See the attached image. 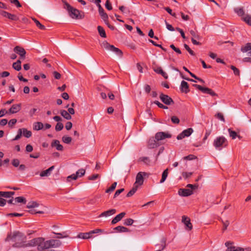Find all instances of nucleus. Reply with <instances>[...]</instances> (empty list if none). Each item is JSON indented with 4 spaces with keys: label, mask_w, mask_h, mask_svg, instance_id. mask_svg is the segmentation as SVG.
<instances>
[{
    "label": "nucleus",
    "mask_w": 251,
    "mask_h": 251,
    "mask_svg": "<svg viewBox=\"0 0 251 251\" xmlns=\"http://www.w3.org/2000/svg\"><path fill=\"white\" fill-rule=\"evenodd\" d=\"M64 4V8L68 11L70 16L75 19H82L84 17V12L73 7L69 4L65 0H61Z\"/></svg>",
    "instance_id": "1"
},
{
    "label": "nucleus",
    "mask_w": 251,
    "mask_h": 251,
    "mask_svg": "<svg viewBox=\"0 0 251 251\" xmlns=\"http://www.w3.org/2000/svg\"><path fill=\"white\" fill-rule=\"evenodd\" d=\"M42 237H38L33 238L32 240L29 241L27 243L24 244L22 243H15L13 247L15 248H22V247H33L37 246V249L39 250V245L40 243V241H42Z\"/></svg>",
    "instance_id": "2"
},
{
    "label": "nucleus",
    "mask_w": 251,
    "mask_h": 251,
    "mask_svg": "<svg viewBox=\"0 0 251 251\" xmlns=\"http://www.w3.org/2000/svg\"><path fill=\"white\" fill-rule=\"evenodd\" d=\"M213 145L216 150L220 151L227 146L228 142L225 137L221 136L215 139Z\"/></svg>",
    "instance_id": "3"
},
{
    "label": "nucleus",
    "mask_w": 251,
    "mask_h": 251,
    "mask_svg": "<svg viewBox=\"0 0 251 251\" xmlns=\"http://www.w3.org/2000/svg\"><path fill=\"white\" fill-rule=\"evenodd\" d=\"M101 46L107 50H110L115 53L120 57L123 56V52L119 49L115 47L113 45H110L107 42L103 41L101 43Z\"/></svg>",
    "instance_id": "4"
},
{
    "label": "nucleus",
    "mask_w": 251,
    "mask_h": 251,
    "mask_svg": "<svg viewBox=\"0 0 251 251\" xmlns=\"http://www.w3.org/2000/svg\"><path fill=\"white\" fill-rule=\"evenodd\" d=\"M23 234L20 231H16L13 232L12 234H9L6 237L5 241H9L11 240L13 242H16L17 241L23 239Z\"/></svg>",
    "instance_id": "5"
},
{
    "label": "nucleus",
    "mask_w": 251,
    "mask_h": 251,
    "mask_svg": "<svg viewBox=\"0 0 251 251\" xmlns=\"http://www.w3.org/2000/svg\"><path fill=\"white\" fill-rule=\"evenodd\" d=\"M241 50L243 52H246L250 51L248 52L250 57L244 58L243 61L244 62L251 63V43H247L244 47L241 48Z\"/></svg>",
    "instance_id": "6"
},
{
    "label": "nucleus",
    "mask_w": 251,
    "mask_h": 251,
    "mask_svg": "<svg viewBox=\"0 0 251 251\" xmlns=\"http://www.w3.org/2000/svg\"><path fill=\"white\" fill-rule=\"evenodd\" d=\"M148 176V174L146 172H139L136 175V180L134 185L137 186L138 188L139 186H141L144 182V176Z\"/></svg>",
    "instance_id": "7"
},
{
    "label": "nucleus",
    "mask_w": 251,
    "mask_h": 251,
    "mask_svg": "<svg viewBox=\"0 0 251 251\" xmlns=\"http://www.w3.org/2000/svg\"><path fill=\"white\" fill-rule=\"evenodd\" d=\"M193 86L203 93L209 94L212 96H218V95L215 92L209 88L203 87L198 84H193Z\"/></svg>",
    "instance_id": "8"
},
{
    "label": "nucleus",
    "mask_w": 251,
    "mask_h": 251,
    "mask_svg": "<svg viewBox=\"0 0 251 251\" xmlns=\"http://www.w3.org/2000/svg\"><path fill=\"white\" fill-rule=\"evenodd\" d=\"M225 245L227 247L226 251H244V248L234 246L233 242H226Z\"/></svg>",
    "instance_id": "9"
},
{
    "label": "nucleus",
    "mask_w": 251,
    "mask_h": 251,
    "mask_svg": "<svg viewBox=\"0 0 251 251\" xmlns=\"http://www.w3.org/2000/svg\"><path fill=\"white\" fill-rule=\"evenodd\" d=\"M14 51L20 55L21 59H24L25 58L26 51L22 47L17 46L13 50Z\"/></svg>",
    "instance_id": "10"
},
{
    "label": "nucleus",
    "mask_w": 251,
    "mask_h": 251,
    "mask_svg": "<svg viewBox=\"0 0 251 251\" xmlns=\"http://www.w3.org/2000/svg\"><path fill=\"white\" fill-rule=\"evenodd\" d=\"M155 139L159 142L166 138H170L172 135L171 134L167 132H158L155 134Z\"/></svg>",
    "instance_id": "11"
},
{
    "label": "nucleus",
    "mask_w": 251,
    "mask_h": 251,
    "mask_svg": "<svg viewBox=\"0 0 251 251\" xmlns=\"http://www.w3.org/2000/svg\"><path fill=\"white\" fill-rule=\"evenodd\" d=\"M0 14L3 17L7 18L12 21H17L19 19V17L17 15L9 13L2 10H0Z\"/></svg>",
    "instance_id": "12"
},
{
    "label": "nucleus",
    "mask_w": 251,
    "mask_h": 251,
    "mask_svg": "<svg viewBox=\"0 0 251 251\" xmlns=\"http://www.w3.org/2000/svg\"><path fill=\"white\" fill-rule=\"evenodd\" d=\"M193 132V129L192 128H188L184 130L181 133L178 134L176 137L177 140H181L185 137H189Z\"/></svg>",
    "instance_id": "13"
},
{
    "label": "nucleus",
    "mask_w": 251,
    "mask_h": 251,
    "mask_svg": "<svg viewBox=\"0 0 251 251\" xmlns=\"http://www.w3.org/2000/svg\"><path fill=\"white\" fill-rule=\"evenodd\" d=\"M161 101L166 105H171L174 103L173 99L167 95L161 93L159 97Z\"/></svg>",
    "instance_id": "14"
},
{
    "label": "nucleus",
    "mask_w": 251,
    "mask_h": 251,
    "mask_svg": "<svg viewBox=\"0 0 251 251\" xmlns=\"http://www.w3.org/2000/svg\"><path fill=\"white\" fill-rule=\"evenodd\" d=\"M182 222L185 226V229L191 230L193 228V225L190 222V219L185 216L182 217Z\"/></svg>",
    "instance_id": "15"
},
{
    "label": "nucleus",
    "mask_w": 251,
    "mask_h": 251,
    "mask_svg": "<svg viewBox=\"0 0 251 251\" xmlns=\"http://www.w3.org/2000/svg\"><path fill=\"white\" fill-rule=\"evenodd\" d=\"M43 240L40 241L39 245V250H44L50 248V240L45 241V239L42 237Z\"/></svg>",
    "instance_id": "16"
},
{
    "label": "nucleus",
    "mask_w": 251,
    "mask_h": 251,
    "mask_svg": "<svg viewBox=\"0 0 251 251\" xmlns=\"http://www.w3.org/2000/svg\"><path fill=\"white\" fill-rule=\"evenodd\" d=\"M159 146V143L155 139V136L154 137H151L149 139L148 142V147L149 149H154Z\"/></svg>",
    "instance_id": "17"
},
{
    "label": "nucleus",
    "mask_w": 251,
    "mask_h": 251,
    "mask_svg": "<svg viewBox=\"0 0 251 251\" xmlns=\"http://www.w3.org/2000/svg\"><path fill=\"white\" fill-rule=\"evenodd\" d=\"M179 195L182 197H188L193 194L192 190L190 189H179L178 191Z\"/></svg>",
    "instance_id": "18"
},
{
    "label": "nucleus",
    "mask_w": 251,
    "mask_h": 251,
    "mask_svg": "<svg viewBox=\"0 0 251 251\" xmlns=\"http://www.w3.org/2000/svg\"><path fill=\"white\" fill-rule=\"evenodd\" d=\"M180 89L181 92L185 94L188 93L190 91L188 83L184 80L182 81L180 86Z\"/></svg>",
    "instance_id": "19"
},
{
    "label": "nucleus",
    "mask_w": 251,
    "mask_h": 251,
    "mask_svg": "<svg viewBox=\"0 0 251 251\" xmlns=\"http://www.w3.org/2000/svg\"><path fill=\"white\" fill-rule=\"evenodd\" d=\"M98 8H99V14L101 17V18L103 19L104 22H106V21H107L108 17L107 14L104 12V9L101 7L100 4H99L98 5Z\"/></svg>",
    "instance_id": "20"
},
{
    "label": "nucleus",
    "mask_w": 251,
    "mask_h": 251,
    "mask_svg": "<svg viewBox=\"0 0 251 251\" xmlns=\"http://www.w3.org/2000/svg\"><path fill=\"white\" fill-rule=\"evenodd\" d=\"M116 212V210L115 209H111L110 210H108L106 211H104L102 212L99 216V217H108L110 216H111L112 215H114Z\"/></svg>",
    "instance_id": "21"
},
{
    "label": "nucleus",
    "mask_w": 251,
    "mask_h": 251,
    "mask_svg": "<svg viewBox=\"0 0 251 251\" xmlns=\"http://www.w3.org/2000/svg\"><path fill=\"white\" fill-rule=\"evenodd\" d=\"M153 71L157 74H160L164 78L167 79L168 77V75L164 72L160 67H153Z\"/></svg>",
    "instance_id": "22"
},
{
    "label": "nucleus",
    "mask_w": 251,
    "mask_h": 251,
    "mask_svg": "<svg viewBox=\"0 0 251 251\" xmlns=\"http://www.w3.org/2000/svg\"><path fill=\"white\" fill-rule=\"evenodd\" d=\"M52 147H55L58 151H62L63 150V147L60 144L59 141L57 140H53L51 144Z\"/></svg>",
    "instance_id": "23"
},
{
    "label": "nucleus",
    "mask_w": 251,
    "mask_h": 251,
    "mask_svg": "<svg viewBox=\"0 0 251 251\" xmlns=\"http://www.w3.org/2000/svg\"><path fill=\"white\" fill-rule=\"evenodd\" d=\"M125 212H122L119 214L117 215L115 218L113 219V220L111 221V224L112 225L116 224L117 223L121 221L122 219L125 217Z\"/></svg>",
    "instance_id": "24"
},
{
    "label": "nucleus",
    "mask_w": 251,
    "mask_h": 251,
    "mask_svg": "<svg viewBox=\"0 0 251 251\" xmlns=\"http://www.w3.org/2000/svg\"><path fill=\"white\" fill-rule=\"evenodd\" d=\"M92 236V234L91 233V231H89L88 232H85V233H79L77 236V237L78 238H81L83 239H87L91 238Z\"/></svg>",
    "instance_id": "25"
},
{
    "label": "nucleus",
    "mask_w": 251,
    "mask_h": 251,
    "mask_svg": "<svg viewBox=\"0 0 251 251\" xmlns=\"http://www.w3.org/2000/svg\"><path fill=\"white\" fill-rule=\"evenodd\" d=\"M54 166H52L50 167L49 169H47L46 170L41 172V173L40 174V176L44 177L50 176L51 171L54 169Z\"/></svg>",
    "instance_id": "26"
},
{
    "label": "nucleus",
    "mask_w": 251,
    "mask_h": 251,
    "mask_svg": "<svg viewBox=\"0 0 251 251\" xmlns=\"http://www.w3.org/2000/svg\"><path fill=\"white\" fill-rule=\"evenodd\" d=\"M21 110V104H13L9 109V112L14 114Z\"/></svg>",
    "instance_id": "27"
},
{
    "label": "nucleus",
    "mask_w": 251,
    "mask_h": 251,
    "mask_svg": "<svg viewBox=\"0 0 251 251\" xmlns=\"http://www.w3.org/2000/svg\"><path fill=\"white\" fill-rule=\"evenodd\" d=\"M50 240V248H57L61 245V242L58 240L51 239Z\"/></svg>",
    "instance_id": "28"
},
{
    "label": "nucleus",
    "mask_w": 251,
    "mask_h": 251,
    "mask_svg": "<svg viewBox=\"0 0 251 251\" xmlns=\"http://www.w3.org/2000/svg\"><path fill=\"white\" fill-rule=\"evenodd\" d=\"M44 127V125L40 122H36L33 124V129L35 130H41Z\"/></svg>",
    "instance_id": "29"
},
{
    "label": "nucleus",
    "mask_w": 251,
    "mask_h": 251,
    "mask_svg": "<svg viewBox=\"0 0 251 251\" xmlns=\"http://www.w3.org/2000/svg\"><path fill=\"white\" fill-rule=\"evenodd\" d=\"M15 194L14 192H2L1 191L0 197L6 198H11Z\"/></svg>",
    "instance_id": "30"
},
{
    "label": "nucleus",
    "mask_w": 251,
    "mask_h": 251,
    "mask_svg": "<svg viewBox=\"0 0 251 251\" xmlns=\"http://www.w3.org/2000/svg\"><path fill=\"white\" fill-rule=\"evenodd\" d=\"M13 68L16 71H20L21 70V61L20 59L18 60L16 62L13 63L12 65Z\"/></svg>",
    "instance_id": "31"
},
{
    "label": "nucleus",
    "mask_w": 251,
    "mask_h": 251,
    "mask_svg": "<svg viewBox=\"0 0 251 251\" xmlns=\"http://www.w3.org/2000/svg\"><path fill=\"white\" fill-rule=\"evenodd\" d=\"M60 114L62 116H63L65 119L66 120H71L72 119V116L68 112V111L65 110H62L60 111Z\"/></svg>",
    "instance_id": "32"
},
{
    "label": "nucleus",
    "mask_w": 251,
    "mask_h": 251,
    "mask_svg": "<svg viewBox=\"0 0 251 251\" xmlns=\"http://www.w3.org/2000/svg\"><path fill=\"white\" fill-rule=\"evenodd\" d=\"M22 130V133L23 134V135L26 137V138H29L32 135V132L31 131L28 130L26 128H20Z\"/></svg>",
    "instance_id": "33"
},
{
    "label": "nucleus",
    "mask_w": 251,
    "mask_h": 251,
    "mask_svg": "<svg viewBox=\"0 0 251 251\" xmlns=\"http://www.w3.org/2000/svg\"><path fill=\"white\" fill-rule=\"evenodd\" d=\"M98 30L100 35L102 38H106V35L104 28L101 26H98Z\"/></svg>",
    "instance_id": "34"
},
{
    "label": "nucleus",
    "mask_w": 251,
    "mask_h": 251,
    "mask_svg": "<svg viewBox=\"0 0 251 251\" xmlns=\"http://www.w3.org/2000/svg\"><path fill=\"white\" fill-rule=\"evenodd\" d=\"M115 229L121 232H127L129 231V229L127 228L121 226H116Z\"/></svg>",
    "instance_id": "35"
},
{
    "label": "nucleus",
    "mask_w": 251,
    "mask_h": 251,
    "mask_svg": "<svg viewBox=\"0 0 251 251\" xmlns=\"http://www.w3.org/2000/svg\"><path fill=\"white\" fill-rule=\"evenodd\" d=\"M234 11L239 16H243L245 15V12L243 8H236L234 9Z\"/></svg>",
    "instance_id": "36"
},
{
    "label": "nucleus",
    "mask_w": 251,
    "mask_h": 251,
    "mask_svg": "<svg viewBox=\"0 0 251 251\" xmlns=\"http://www.w3.org/2000/svg\"><path fill=\"white\" fill-rule=\"evenodd\" d=\"M168 169H166L163 171V172L162 174V178L160 180V183H162L165 181V180L168 176Z\"/></svg>",
    "instance_id": "37"
},
{
    "label": "nucleus",
    "mask_w": 251,
    "mask_h": 251,
    "mask_svg": "<svg viewBox=\"0 0 251 251\" xmlns=\"http://www.w3.org/2000/svg\"><path fill=\"white\" fill-rule=\"evenodd\" d=\"M32 20L34 22V23H35L36 26L39 28H40V29L41 30H45L46 29V27L45 26L42 25L39 21H38L37 19H36L35 18H32Z\"/></svg>",
    "instance_id": "38"
},
{
    "label": "nucleus",
    "mask_w": 251,
    "mask_h": 251,
    "mask_svg": "<svg viewBox=\"0 0 251 251\" xmlns=\"http://www.w3.org/2000/svg\"><path fill=\"white\" fill-rule=\"evenodd\" d=\"M39 206V204L36 202V201H30L28 203L27 205H26V207L27 208H32L37 207Z\"/></svg>",
    "instance_id": "39"
},
{
    "label": "nucleus",
    "mask_w": 251,
    "mask_h": 251,
    "mask_svg": "<svg viewBox=\"0 0 251 251\" xmlns=\"http://www.w3.org/2000/svg\"><path fill=\"white\" fill-rule=\"evenodd\" d=\"M15 201L17 203H23L25 204L26 202V199L23 197H18L15 199Z\"/></svg>",
    "instance_id": "40"
},
{
    "label": "nucleus",
    "mask_w": 251,
    "mask_h": 251,
    "mask_svg": "<svg viewBox=\"0 0 251 251\" xmlns=\"http://www.w3.org/2000/svg\"><path fill=\"white\" fill-rule=\"evenodd\" d=\"M140 161L143 162L145 164L150 165L151 163V160L148 157H141L139 158Z\"/></svg>",
    "instance_id": "41"
},
{
    "label": "nucleus",
    "mask_w": 251,
    "mask_h": 251,
    "mask_svg": "<svg viewBox=\"0 0 251 251\" xmlns=\"http://www.w3.org/2000/svg\"><path fill=\"white\" fill-rule=\"evenodd\" d=\"M137 189H138L137 186L133 185V187L132 188V189L129 192H128V193L127 194L126 197H130L132 196V195H133L134 194V193L137 190Z\"/></svg>",
    "instance_id": "42"
},
{
    "label": "nucleus",
    "mask_w": 251,
    "mask_h": 251,
    "mask_svg": "<svg viewBox=\"0 0 251 251\" xmlns=\"http://www.w3.org/2000/svg\"><path fill=\"white\" fill-rule=\"evenodd\" d=\"M117 183L116 182H115L113 183H112L111 186L109 188H108L106 190L105 192L107 193H110L112 192V191H113L114 190V189H115V188L117 186Z\"/></svg>",
    "instance_id": "43"
},
{
    "label": "nucleus",
    "mask_w": 251,
    "mask_h": 251,
    "mask_svg": "<svg viewBox=\"0 0 251 251\" xmlns=\"http://www.w3.org/2000/svg\"><path fill=\"white\" fill-rule=\"evenodd\" d=\"M242 19L245 23L251 25V16L247 15L244 17H243Z\"/></svg>",
    "instance_id": "44"
},
{
    "label": "nucleus",
    "mask_w": 251,
    "mask_h": 251,
    "mask_svg": "<svg viewBox=\"0 0 251 251\" xmlns=\"http://www.w3.org/2000/svg\"><path fill=\"white\" fill-rule=\"evenodd\" d=\"M228 131L230 137H231L232 139H234L236 138V137L237 136V134L235 131L232 130L230 128H229L228 129Z\"/></svg>",
    "instance_id": "45"
},
{
    "label": "nucleus",
    "mask_w": 251,
    "mask_h": 251,
    "mask_svg": "<svg viewBox=\"0 0 251 251\" xmlns=\"http://www.w3.org/2000/svg\"><path fill=\"white\" fill-rule=\"evenodd\" d=\"M72 138L68 136H64L62 137V141L66 144H69L72 141Z\"/></svg>",
    "instance_id": "46"
},
{
    "label": "nucleus",
    "mask_w": 251,
    "mask_h": 251,
    "mask_svg": "<svg viewBox=\"0 0 251 251\" xmlns=\"http://www.w3.org/2000/svg\"><path fill=\"white\" fill-rule=\"evenodd\" d=\"M190 33L192 36V38H194V39H197L199 40L200 39V36L198 35L194 30H191L190 31Z\"/></svg>",
    "instance_id": "47"
},
{
    "label": "nucleus",
    "mask_w": 251,
    "mask_h": 251,
    "mask_svg": "<svg viewBox=\"0 0 251 251\" xmlns=\"http://www.w3.org/2000/svg\"><path fill=\"white\" fill-rule=\"evenodd\" d=\"M134 222V220L131 218H128L125 220L124 221V225L126 226H131L133 224Z\"/></svg>",
    "instance_id": "48"
},
{
    "label": "nucleus",
    "mask_w": 251,
    "mask_h": 251,
    "mask_svg": "<svg viewBox=\"0 0 251 251\" xmlns=\"http://www.w3.org/2000/svg\"><path fill=\"white\" fill-rule=\"evenodd\" d=\"M230 68L232 70H233L234 74L236 75L239 76L240 75V71L239 70L235 67V66L231 65L230 66Z\"/></svg>",
    "instance_id": "49"
},
{
    "label": "nucleus",
    "mask_w": 251,
    "mask_h": 251,
    "mask_svg": "<svg viewBox=\"0 0 251 251\" xmlns=\"http://www.w3.org/2000/svg\"><path fill=\"white\" fill-rule=\"evenodd\" d=\"M52 233L53 234L59 235L60 236L57 237V238H68L69 237L68 235L66 232L56 233L54 232H52Z\"/></svg>",
    "instance_id": "50"
},
{
    "label": "nucleus",
    "mask_w": 251,
    "mask_h": 251,
    "mask_svg": "<svg viewBox=\"0 0 251 251\" xmlns=\"http://www.w3.org/2000/svg\"><path fill=\"white\" fill-rule=\"evenodd\" d=\"M85 173V171L83 169H80L79 170H78L76 173V175H77V177H81L84 175Z\"/></svg>",
    "instance_id": "51"
},
{
    "label": "nucleus",
    "mask_w": 251,
    "mask_h": 251,
    "mask_svg": "<svg viewBox=\"0 0 251 251\" xmlns=\"http://www.w3.org/2000/svg\"><path fill=\"white\" fill-rule=\"evenodd\" d=\"M184 47L191 55H195V52L190 48V47L188 46V45L185 44H184Z\"/></svg>",
    "instance_id": "52"
},
{
    "label": "nucleus",
    "mask_w": 251,
    "mask_h": 251,
    "mask_svg": "<svg viewBox=\"0 0 251 251\" xmlns=\"http://www.w3.org/2000/svg\"><path fill=\"white\" fill-rule=\"evenodd\" d=\"M63 125L61 123H58L55 127L56 131H60L63 128Z\"/></svg>",
    "instance_id": "53"
},
{
    "label": "nucleus",
    "mask_w": 251,
    "mask_h": 251,
    "mask_svg": "<svg viewBox=\"0 0 251 251\" xmlns=\"http://www.w3.org/2000/svg\"><path fill=\"white\" fill-rule=\"evenodd\" d=\"M22 129H21L20 128L18 129L17 135L13 139V140H14V141L18 140L21 137V136L22 135Z\"/></svg>",
    "instance_id": "54"
},
{
    "label": "nucleus",
    "mask_w": 251,
    "mask_h": 251,
    "mask_svg": "<svg viewBox=\"0 0 251 251\" xmlns=\"http://www.w3.org/2000/svg\"><path fill=\"white\" fill-rule=\"evenodd\" d=\"M193 174V173L192 172H183L182 173V175L183 177V178L186 179L188 178V177H190Z\"/></svg>",
    "instance_id": "55"
},
{
    "label": "nucleus",
    "mask_w": 251,
    "mask_h": 251,
    "mask_svg": "<svg viewBox=\"0 0 251 251\" xmlns=\"http://www.w3.org/2000/svg\"><path fill=\"white\" fill-rule=\"evenodd\" d=\"M154 103L156 104L159 108L163 109H168V107L164 105L162 103H160L157 100L154 101Z\"/></svg>",
    "instance_id": "56"
},
{
    "label": "nucleus",
    "mask_w": 251,
    "mask_h": 251,
    "mask_svg": "<svg viewBox=\"0 0 251 251\" xmlns=\"http://www.w3.org/2000/svg\"><path fill=\"white\" fill-rule=\"evenodd\" d=\"M172 122L175 124H178L179 123V119L176 116H173L171 117Z\"/></svg>",
    "instance_id": "57"
},
{
    "label": "nucleus",
    "mask_w": 251,
    "mask_h": 251,
    "mask_svg": "<svg viewBox=\"0 0 251 251\" xmlns=\"http://www.w3.org/2000/svg\"><path fill=\"white\" fill-rule=\"evenodd\" d=\"M196 158H197V157L193 154H190L184 157V159L188 160H192Z\"/></svg>",
    "instance_id": "58"
},
{
    "label": "nucleus",
    "mask_w": 251,
    "mask_h": 251,
    "mask_svg": "<svg viewBox=\"0 0 251 251\" xmlns=\"http://www.w3.org/2000/svg\"><path fill=\"white\" fill-rule=\"evenodd\" d=\"M11 3L14 4L17 7H21L22 6L18 0H10Z\"/></svg>",
    "instance_id": "59"
},
{
    "label": "nucleus",
    "mask_w": 251,
    "mask_h": 251,
    "mask_svg": "<svg viewBox=\"0 0 251 251\" xmlns=\"http://www.w3.org/2000/svg\"><path fill=\"white\" fill-rule=\"evenodd\" d=\"M105 7L108 10L112 9V6L109 0H107L105 4Z\"/></svg>",
    "instance_id": "60"
},
{
    "label": "nucleus",
    "mask_w": 251,
    "mask_h": 251,
    "mask_svg": "<svg viewBox=\"0 0 251 251\" xmlns=\"http://www.w3.org/2000/svg\"><path fill=\"white\" fill-rule=\"evenodd\" d=\"M12 164L15 167H18L19 166L20 164V161L18 159H14L12 161Z\"/></svg>",
    "instance_id": "61"
},
{
    "label": "nucleus",
    "mask_w": 251,
    "mask_h": 251,
    "mask_svg": "<svg viewBox=\"0 0 251 251\" xmlns=\"http://www.w3.org/2000/svg\"><path fill=\"white\" fill-rule=\"evenodd\" d=\"M168 13H169L170 15H171L172 16L176 17V14L175 13H173L172 9L168 7H165L164 8Z\"/></svg>",
    "instance_id": "62"
},
{
    "label": "nucleus",
    "mask_w": 251,
    "mask_h": 251,
    "mask_svg": "<svg viewBox=\"0 0 251 251\" xmlns=\"http://www.w3.org/2000/svg\"><path fill=\"white\" fill-rule=\"evenodd\" d=\"M78 178L77 175L76 174H73L67 177V180L70 181V179H72L73 180H76Z\"/></svg>",
    "instance_id": "63"
},
{
    "label": "nucleus",
    "mask_w": 251,
    "mask_h": 251,
    "mask_svg": "<svg viewBox=\"0 0 251 251\" xmlns=\"http://www.w3.org/2000/svg\"><path fill=\"white\" fill-rule=\"evenodd\" d=\"M17 123V120L13 119L10 120L8 122V126L10 127H12Z\"/></svg>",
    "instance_id": "64"
}]
</instances>
